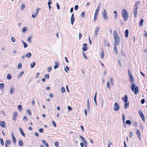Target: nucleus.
I'll list each match as a JSON object with an SVG mask.
<instances>
[{"label": "nucleus", "mask_w": 147, "mask_h": 147, "mask_svg": "<svg viewBox=\"0 0 147 147\" xmlns=\"http://www.w3.org/2000/svg\"><path fill=\"white\" fill-rule=\"evenodd\" d=\"M145 99H142L141 100V102L142 104H143L145 102Z\"/></svg>", "instance_id": "052dcab7"}, {"label": "nucleus", "mask_w": 147, "mask_h": 147, "mask_svg": "<svg viewBox=\"0 0 147 147\" xmlns=\"http://www.w3.org/2000/svg\"><path fill=\"white\" fill-rule=\"evenodd\" d=\"M126 123L128 125H130L131 124V121L130 120H127L126 121Z\"/></svg>", "instance_id": "7c9ffc66"}, {"label": "nucleus", "mask_w": 147, "mask_h": 147, "mask_svg": "<svg viewBox=\"0 0 147 147\" xmlns=\"http://www.w3.org/2000/svg\"><path fill=\"white\" fill-rule=\"evenodd\" d=\"M120 108V106L117 103L115 102L114 105V110L117 111Z\"/></svg>", "instance_id": "423d86ee"}, {"label": "nucleus", "mask_w": 147, "mask_h": 147, "mask_svg": "<svg viewBox=\"0 0 147 147\" xmlns=\"http://www.w3.org/2000/svg\"><path fill=\"white\" fill-rule=\"evenodd\" d=\"M122 99L124 102H128L127 96L126 95H125L124 97H122Z\"/></svg>", "instance_id": "f8f14e48"}, {"label": "nucleus", "mask_w": 147, "mask_h": 147, "mask_svg": "<svg viewBox=\"0 0 147 147\" xmlns=\"http://www.w3.org/2000/svg\"><path fill=\"white\" fill-rule=\"evenodd\" d=\"M129 106V102H125V104L124 106V107L125 109H127Z\"/></svg>", "instance_id": "2eb2a0df"}, {"label": "nucleus", "mask_w": 147, "mask_h": 147, "mask_svg": "<svg viewBox=\"0 0 147 147\" xmlns=\"http://www.w3.org/2000/svg\"><path fill=\"white\" fill-rule=\"evenodd\" d=\"M11 143V141L9 140H7L5 141V147H8V145L10 144Z\"/></svg>", "instance_id": "9b49d317"}, {"label": "nucleus", "mask_w": 147, "mask_h": 147, "mask_svg": "<svg viewBox=\"0 0 147 147\" xmlns=\"http://www.w3.org/2000/svg\"><path fill=\"white\" fill-rule=\"evenodd\" d=\"M136 133L138 136V138L141 140V138L140 131L139 129H138L136 131Z\"/></svg>", "instance_id": "1a4fd4ad"}, {"label": "nucleus", "mask_w": 147, "mask_h": 147, "mask_svg": "<svg viewBox=\"0 0 147 147\" xmlns=\"http://www.w3.org/2000/svg\"><path fill=\"white\" fill-rule=\"evenodd\" d=\"M75 21V18L74 17V13H72L71 15V23L72 25H73V23Z\"/></svg>", "instance_id": "6e6552de"}, {"label": "nucleus", "mask_w": 147, "mask_h": 147, "mask_svg": "<svg viewBox=\"0 0 147 147\" xmlns=\"http://www.w3.org/2000/svg\"><path fill=\"white\" fill-rule=\"evenodd\" d=\"M17 115L18 113L17 112H15L13 113V119L14 121L16 120Z\"/></svg>", "instance_id": "a211bd4d"}, {"label": "nucleus", "mask_w": 147, "mask_h": 147, "mask_svg": "<svg viewBox=\"0 0 147 147\" xmlns=\"http://www.w3.org/2000/svg\"><path fill=\"white\" fill-rule=\"evenodd\" d=\"M128 74L129 76V77L132 76L130 71L129 70H128Z\"/></svg>", "instance_id": "49530a36"}, {"label": "nucleus", "mask_w": 147, "mask_h": 147, "mask_svg": "<svg viewBox=\"0 0 147 147\" xmlns=\"http://www.w3.org/2000/svg\"><path fill=\"white\" fill-rule=\"evenodd\" d=\"M52 123L54 125V126L55 127H56L57 126H56V123H55V121H52Z\"/></svg>", "instance_id": "3c124183"}, {"label": "nucleus", "mask_w": 147, "mask_h": 147, "mask_svg": "<svg viewBox=\"0 0 147 147\" xmlns=\"http://www.w3.org/2000/svg\"><path fill=\"white\" fill-rule=\"evenodd\" d=\"M24 72L23 71L21 72L19 75L18 77H20L22 75L24 74Z\"/></svg>", "instance_id": "de8ad7c7"}, {"label": "nucleus", "mask_w": 147, "mask_h": 147, "mask_svg": "<svg viewBox=\"0 0 147 147\" xmlns=\"http://www.w3.org/2000/svg\"><path fill=\"white\" fill-rule=\"evenodd\" d=\"M144 21V20L143 19H141L140 21V22L139 23V25L140 26H142L143 25V23Z\"/></svg>", "instance_id": "4be33fe9"}, {"label": "nucleus", "mask_w": 147, "mask_h": 147, "mask_svg": "<svg viewBox=\"0 0 147 147\" xmlns=\"http://www.w3.org/2000/svg\"><path fill=\"white\" fill-rule=\"evenodd\" d=\"M42 142L47 147H49L48 144L45 141V140H43L42 141Z\"/></svg>", "instance_id": "5701e85b"}, {"label": "nucleus", "mask_w": 147, "mask_h": 147, "mask_svg": "<svg viewBox=\"0 0 147 147\" xmlns=\"http://www.w3.org/2000/svg\"><path fill=\"white\" fill-rule=\"evenodd\" d=\"M12 137L13 142L15 144L16 142V140L13 133H12Z\"/></svg>", "instance_id": "6ab92c4d"}, {"label": "nucleus", "mask_w": 147, "mask_h": 147, "mask_svg": "<svg viewBox=\"0 0 147 147\" xmlns=\"http://www.w3.org/2000/svg\"><path fill=\"white\" fill-rule=\"evenodd\" d=\"M129 77L130 78V81L131 82H132V83L131 84V91H134V93L135 94H136L139 92V87L138 86H136V87H135L136 86V85L134 84V83L133 82L134 81V80L133 77V76H132Z\"/></svg>", "instance_id": "f257e3e1"}, {"label": "nucleus", "mask_w": 147, "mask_h": 147, "mask_svg": "<svg viewBox=\"0 0 147 147\" xmlns=\"http://www.w3.org/2000/svg\"><path fill=\"white\" fill-rule=\"evenodd\" d=\"M22 67V64L21 63H20L18 64V69H20Z\"/></svg>", "instance_id": "f704fd0d"}, {"label": "nucleus", "mask_w": 147, "mask_h": 147, "mask_svg": "<svg viewBox=\"0 0 147 147\" xmlns=\"http://www.w3.org/2000/svg\"><path fill=\"white\" fill-rule=\"evenodd\" d=\"M144 31L145 32L144 33V36L147 37V33L146 32L145 30H144Z\"/></svg>", "instance_id": "774afa93"}, {"label": "nucleus", "mask_w": 147, "mask_h": 147, "mask_svg": "<svg viewBox=\"0 0 147 147\" xmlns=\"http://www.w3.org/2000/svg\"><path fill=\"white\" fill-rule=\"evenodd\" d=\"M31 54L30 53H27L26 55V56L28 58H30L31 56Z\"/></svg>", "instance_id": "bb28decb"}, {"label": "nucleus", "mask_w": 147, "mask_h": 147, "mask_svg": "<svg viewBox=\"0 0 147 147\" xmlns=\"http://www.w3.org/2000/svg\"><path fill=\"white\" fill-rule=\"evenodd\" d=\"M52 70V68L51 67H48L47 69V71L48 72H50V71Z\"/></svg>", "instance_id": "13d9d810"}, {"label": "nucleus", "mask_w": 147, "mask_h": 147, "mask_svg": "<svg viewBox=\"0 0 147 147\" xmlns=\"http://www.w3.org/2000/svg\"><path fill=\"white\" fill-rule=\"evenodd\" d=\"M0 141L1 143V145L3 146L4 145V142L3 141V140L2 138H1L0 139Z\"/></svg>", "instance_id": "473e14b6"}, {"label": "nucleus", "mask_w": 147, "mask_h": 147, "mask_svg": "<svg viewBox=\"0 0 147 147\" xmlns=\"http://www.w3.org/2000/svg\"><path fill=\"white\" fill-rule=\"evenodd\" d=\"M25 5L24 4H22L21 6V9L22 10H23L24 9L25 7Z\"/></svg>", "instance_id": "58836bf2"}, {"label": "nucleus", "mask_w": 147, "mask_h": 147, "mask_svg": "<svg viewBox=\"0 0 147 147\" xmlns=\"http://www.w3.org/2000/svg\"><path fill=\"white\" fill-rule=\"evenodd\" d=\"M40 73L39 72H37L36 74V78H37L39 75Z\"/></svg>", "instance_id": "0e129e2a"}, {"label": "nucleus", "mask_w": 147, "mask_h": 147, "mask_svg": "<svg viewBox=\"0 0 147 147\" xmlns=\"http://www.w3.org/2000/svg\"><path fill=\"white\" fill-rule=\"evenodd\" d=\"M122 14L123 19L125 21H126L128 18V13L125 9H123L122 11Z\"/></svg>", "instance_id": "7ed1b4c3"}, {"label": "nucleus", "mask_w": 147, "mask_h": 147, "mask_svg": "<svg viewBox=\"0 0 147 147\" xmlns=\"http://www.w3.org/2000/svg\"><path fill=\"white\" fill-rule=\"evenodd\" d=\"M115 45H116V44H114V51H115V53L117 54V48L116 47Z\"/></svg>", "instance_id": "72a5a7b5"}, {"label": "nucleus", "mask_w": 147, "mask_h": 147, "mask_svg": "<svg viewBox=\"0 0 147 147\" xmlns=\"http://www.w3.org/2000/svg\"><path fill=\"white\" fill-rule=\"evenodd\" d=\"M66 68L69 71V67L67 66H66L65 67V71L66 72H68V71L66 70Z\"/></svg>", "instance_id": "c03bdc74"}, {"label": "nucleus", "mask_w": 147, "mask_h": 147, "mask_svg": "<svg viewBox=\"0 0 147 147\" xmlns=\"http://www.w3.org/2000/svg\"><path fill=\"white\" fill-rule=\"evenodd\" d=\"M81 16L82 18H84L85 17V13L84 12L82 13Z\"/></svg>", "instance_id": "37998d69"}, {"label": "nucleus", "mask_w": 147, "mask_h": 147, "mask_svg": "<svg viewBox=\"0 0 147 147\" xmlns=\"http://www.w3.org/2000/svg\"><path fill=\"white\" fill-rule=\"evenodd\" d=\"M78 8V5H75V9L76 10H77Z\"/></svg>", "instance_id": "5fc2aeb1"}, {"label": "nucleus", "mask_w": 147, "mask_h": 147, "mask_svg": "<svg viewBox=\"0 0 147 147\" xmlns=\"http://www.w3.org/2000/svg\"><path fill=\"white\" fill-rule=\"evenodd\" d=\"M35 65V63L34 62H32L31 64V68H33Z\"/></svg>", "instance_id": "c85d7f7f"}, {"label": "nucleus", "mask_w": 147, "mask_h": 147, "mask_svg": "<svg viewBox=\"0 0 147 147\" xmlns=\"http://www.w3.org/2000/svg\"><path fill=\"white\" fill-rule=\"evenodd\" d=\"M87 109L88 111H90V102H89V98H88L87 100Z\"/></svg>", "instance_id": "dca6fc26"}, {"label": "nucleus", "mask_w": 147, "mask_h": 147, "mask_svg": "<svg viewBox=\"0 0 147 147\" xmlns=\"http://www.w3.org/2000/svg\"><path fill=\"white\" fill-rule=\"evenodd\" d=\"M107 86L109 89H110V84L109 81H108L107 82Z\"/></svg>", "instance_id": "4c0bfd02"}, {"label": "nucleus", "mask_w": 147, "mask_h": 147, "mask_svg": "<svg viewBox=\"0 0 147 147\" xmlns=\"http://www.w3.org/2000/svg\"><path fill=\"white\" fill-rule=\"evenodd\" d=\"M103 17L105 20H107L108 19V17L107 16V14L105 12V10H104V12L103 13Z\"/></svg>", "instance_id": "ddd939ff"}, {"label": "nucleus", "mask_w": 147, "mask_h": 147, "mask_svg": "<svg viewBox=\"0 0 147 147\" xmlns=\"http://www.w3.org/2000/svg\"><path fill=\"white\" fill-rule=\"evenodd\" d=\"M99 30V26L95 28L94 31V34L95 36H97L98 35V33Z\"/></svg>", "instance_id": "9d476101"}, {"label": "nucleus", "mask_w": 147, "mask_h": 147, "mask_svg": "<svg viewBox=\"0 0 147 147\" xmlns=\"http://www.w3.org/2000/svg\"><path fill=\"white\" fill-rule=\"evenodd\" d=\"M20 132L22 134V135L24 136L25 137V134L24 132L22 130V129L21 128H20Z\"/></svg>", "instance_id": "b1692460"}, {"label": "nucleus", "mask_w": 147, "mask_h": 147, "mask_svg": "<svg viewBox=\"0 0 147 147\" xmlns=\"http://www.w3.org/2000/svg\"><path fill=\"white\" fill-rule=\"evenodd\" d=\"M57 7L58 9H60V7L58 3H57Z\"/></svg>", "instance_id": "69168bd1"}, {"label": "nucleus", "mask_w": 147, "mask_h": 147, "mask_svg": "<svg viewBox=\"0 0 147 147\" xmlns=\"http://www.w3.org/2000/svg\"><path fill=\"white\" fill-rule=\"evenodd\" d=\"M61 91L62 93H64L65 91V88L63 87H62L61 89Z\"/></svg>", "instance_id": "c9c22d12"}, {"label": "nucleus", "mask_w": 147, "mask_h": 147, "mask_svg": "<svg viewBox=\"0 0 147 147\" xmlns=\"http://www.w3.org/2000/svg\"><path fill=\"white\" fill-rule=\"evenodd\" d=\"M39 131L40 132L42 133L43 132V129L42 128H40L39 129Z\"/></svg>", "instance_id": "4d7b16f0"}, {"label": "nucleus", "mask_w": 147, "mask_h": 147, "mask_svg": "<svg viewBox=\"0 0 147 147\" xmlns=\"http://www.w3.org/2000/svg\"><path fill=\"white\" fill-rule=\"evenodd\" d=\"M129 135V136H130V138H131L133 135L132 133V132H131V131L130 132Z\"/></svg>", "instance_id": "bf43d9fd"}, {"label": "nucleus", "mask_w": 147, "mask_h": 147, "mask_svg": "<svg viewBox=\"0 0 147 147\" xmlns=\"http://www.w3.org/2000/svg\"><path fill=\"white\" fill-rule=\"evenodd\" d=\"M0 125L1 127H6L5 123L4 121H0Z\"/></svg>", "instance_id": "4468645a"}, {"label": "nucleus", "mask_w": 147, "mask_h": 147, "mask_svg": "<svg viewBox=\"0 0 147 147\" xmlns=\"http://www.w3.org/2000/svg\"><path fill=\"white\" fill-rule=\"evenodd\" d=\"M80 137L81 138V139L82 140L84 143V144L86 143V141L84 138L81 135L80 136Z\"/></svg>", "instance_id": "cd10ccee"}, {"label": "nucleus", "mask_w": 147, "mask_h": 147, "mask_svg": "<svg viewBox=\"0 0 147 147\" xmlns=\"http://www.w3.org/2000/svg\"><path fill=\"white\" fill-rule=\"evenodd\" d=\"M11 41L13 42H14L15 41V38L13 37H12L11 38Z\"/></svg>", "instance_id": "09e8293b"}, {"label": "nucleus", "mask_w": 147, "mask_h": 147, "mask_svg": "<svg viewBox=\"0 0 147 147\" xmlns=\"http://www.w3.org/2000/svg\"><path fill=\"white\" fill-rule=\"evenodd\" d=\"M105 45L107 47H109L110 46L109 44L108 43H106L105 44Z\"/></svg>", "instance_id": "338daca9"}, {"label": "nucleus", "mask_w": 147, "mask_h": 147, "mask_svg": "<svg viewBox=\"0 0 147 147\" xmlns=\"http://www.w3.org/2000/svg\"><path fill=\"white\" fill-rule=\"evenodd\" d=\"M113 36L115 40V44H116V45H118L119 44L120 42V38L117 34V32L115 31L113 32Z\"/></svg>", "instance_id": "f03ea898"}, {"label": "nucleus", "mask_w": 147, "mask_h": 147, "mask_svg": "<svg viewBox=\"0 0 147 147\" xmlns=\"http://www.w3.org/2000/svg\"><path fill=\"white\" fill-rule=\"evenodd\" d=\"M125 118L124 115V114H123V115H122V119H123V122H125Z\"/></svg>", "instance_id": "680f3d73"}, {"label": "nucleus", "mask_w": 147, "mask_h": 147, "mask_svg": "<svg viewBox=\"0 0 147 147\" xmlns=\"http://www.w3.org/2000/svg\"><path fill=\"white\" fill-rule=\"evenodd\" d=\"M138 7V3L137 2H136L134 6V16L135 17H136L137 14V9Z\"/></svg>", "instance_id": "39448f33"}, {"label": "nucleus", "mask_w": 147, "mask_h": 147, "mask_svg": "<svg viewBox=\"0 0 147 147\" xmlns=\"http://www.w3.org/2000/svg\"><path fill=\"white\" fill-rule=\"evenodd\" d=\"M87 44L86 43H84L83 44L84 47L82 49L83 51H86L87 50Z\"/></svg>", "instance_id": "f3484780"}, {"label": "nucleus", "mask_w": 147, "mask_h": 147, "mask_svg": "<svg viewBox=\"0 0 147 147\" xmlns=\"http://www.w3.org/2000/svg\"><path fill=\"white\" fill-rule=\"evenodd\" d=\"M19 144L20 146H22L23 145V142L21 140H19Z\"/></svg>", "instance_id": "c756f323"}, {"label": "nucleus", "mask_w": 147, "mask_h": 147, "mask_svg": "<svg viewBox=\"0 0 147 147\" xmlns=\"http://www.w3.org/2000/svg\"><path fill=\"white\" fill-rule=\"evenodd\" d=\"M55 145L56 146L58 147L59 146V143L58 142H55Z\"/></svg>", "instance_id": "864d4df0"}, {"label": "nucleus", "mask_w": 147, "mask_h": 147, "mask_svg": "<svg viewBox=\"0 0 147 147\" xmlns=\"http://www.w3.org/2000/svg\"><path fill=\"white\" fill-rule=\"evenodd\" d=\"M4 87V85L3 83L0 84V88L1 89L3 90Z\"/></svg>", "instance_id": "a878e982"}, {"label": "nucleus", "mask_w": 147, "mask_h": 147, "mask_svg": "<svg viewBox=\"0 0 147 147\" xmlns=\"http://www.w3.org/2000/svg\"><path fill=\"white\" fill-rule=\"evenodd\" d=\"M105 55L104 52L103 51V50L102 49V50L101 52V57H100L101 59H103L104 58Z\"/></svg>", "instance_id": "aec40b11"}, {"label": "nucleus", "mask_w": 147, "mask_h": 147, "mask_svg": "<svg viewBox=\"0 0 147 147\" xmlns=\"http://www.w3.org/2000/svg\"><path fill=\"white\" fill-rule=\"evenodd\" d=\"M14 90L13 88H11L10 90V93L12 94L14 92Z\"/></svg>", "instance_id": "ea45409f"}, {"label": "nucleus", "mask_w": 147, "mask_h": 147, "mask_svg": "<svg viewBox=\"0 0 147 147\" xmlns=\"http://www.w3.org/2000/svg\"><path fill=\"white\" fill-rule=\"evenodd\" d=\"M23 43L24 47V48H26L28 47V45L24 41H23Z\"/></svg>", "instance_id": "e433bc0d"}, {"label": "nucleus", "mask_w": 147, "mask_h": 147, "mask_svg": "<svg viewBox=\"0 0 147 147\" xmlns=\"http://www.w3.org/2000/svg\"><path fill=\"white\" fill-rule=\"evenodd\" d=\"M55 65L54 66V67L55 69L57 68L59 66L58 63L56 61L55 63Z\"/></svg>", "instance_id": "393cba45"}, {"label": "nucleus", "mask_w": 147, "mask_h": 147, "mask_svg": "<svg viewBox=\"0 0 147 147\" xmlns=\"http://www.w3.org/2000/svg\"><path fill=\"white\" fill-rule=\"evenodd\" d=\"M100 6V5H98V6L97 7L96 9L94 18V22H95L96 20L97 16L98 13V12L99 11Z\"/></svg>", "instance_id": "20e7f679"}, {"label": "nucleus", "mask_w": 147, "mask_h": 147, "mask_svg": "<svg viewBox=\"0 0 147 147\" xmlns=\"http://www.w3.org/2000/svg\"><path fill=\"white\" fill-rule=\"evenodd\" d=\"M11 76L10 74H8L7 75V79L9 80L11 79Z\"/></svg>", "instance_id": "2f4dec72"}, {"label": "nucleus", "mask_w": 147, "mask_h": 147, "mask_svg": "<svg viewBox=\"0 0 147 147\" xmlns=\"http://www.w3.org/2000/svg\"><path fill=\"white\" fill-rule=\"evenodd\" d=\"M45 77L47 79H49V75L47 74H46L45 75Z\"/></svg>", "instance_id": "a19ab883"}, {"label": "nucleus", "mask_w": 147, "mask_h": 147, "mask_svg": "<svg viewBox=\"0 0 147 147\" xmlns=\"http://www.w3.org/2000/svg\"><path fill=\"white\" fill-rule=\"evenodd\" d=\"M139 113L140 116L142 120L144 122L145 121V119L144 116L142 112L141 111L139 110Z\"/></svg>", "instance_id": "0eeeda50"}, {"label": "nucleus", "mask_w": 147, "mask_h": 147, "mask_svg": "<svg viewBox=\"0 0 147 147\" xmlns=\"http://www.w3.org/2000/svg\"><path fill=\"white\" fill-rule=\"evenodd\" d=\"M129 31L127 29L126 30L125 32V36L126 38H127L128 36Z\"/></svg>", "instance_id": "412c9836"}, {"label": "nucleus", "mask_w": 147, "mask_h": 147, "mask_svg": "<svg viewBox=\"0 0 147 147\" xmlns=\"http://www.w3.org/2000/svg\"><path fill=\"white\" fill-rule=\"evenodd\" d=\"M48 5H50L52 4V1L51 0H49V2L48 3Z\"/></svg>", "instance_id": "603ef678"}, {"label": "nucleus", "mask_w": 147, "mask_h": 147, "mask_svg": "<svg viewBox=\"0 0 147 147\" xmlns=\"http://www.w3.org/2000/svg\"><path fill=\"white\" fill-rule=\"evenodd\" d=\"M26 28L25 27H24V28H23L22 29V32L24 33L26 32Z\"/></svg>", "instance_id": "6e6d98bb"}, {"label": "nucleus", "mask_w": 147, "mask_h": 147, "mask_svg": "<svg viewBox=\"0 0 147 147\" xmlns=\"http://www.w3.org/2000/svg\"><path fill=\"white\" fill-rule=\"evenodd\" d=\"M31 37H28L27 40L29 42H31Z\"/></svg>", "instance_id": "8fccbe9b"}, {"label": "nucleus", "mask_w": 147, "mask_h": 147, "mask_svg": "<svg viewBox=\"0 0 147 147\" xmlns=\"http://www.w3.org/2000/svg\"><path fill=\"white\" fill-rule=\"evenodd\" d=\"M82 36V34L80 33L79 34V39L80 40Z\"/></svg>", "instance_id": "e2e57ef3"}, {"label": "nucleus", "mask_w": 147, "mask_h": 147, "mask_svg": "<svg viewBox=\"0 0 147 147\" xmlns=\"http://www.w3.org/2000/svg\"><path fill=\"white\" fill-rule=\"evenodd\" d=\"M18 108L20 111H21L22 109V107L21 105H19L18 106Z\"/></svg>", "instance_id": "a18cd8bd"}, {"label": "nucleus", "mask_w": 147, "mask_h": 147, "mask_svg": "<svg viewBox=\"0 0 147 147\" xmlns=\"http://www.w3.org/2000/svg\"><path fill=\"white\" fill-rule=\"evenodd\" d=\"M27 112L29 114V115H31V110L29 109H28L27 110Z\"/></svg>", "instance_id": "79ce46f5"}]
</instances>
